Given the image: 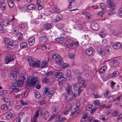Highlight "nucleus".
I'll list each match as a JSON object with an SVG mask.
<instances>
[{"label": "nucleus", "mask_w": 122, "mask_h": 122, "mask_svg": "<svg viewBox=\"0 0 122 122\" xmlns=\"http://www.w3.org/2000/svg\"><path fill=\"white\" fill-rule=\"evenodd\" d=\"M24 81L22 80L17 79L13 82L12 89L15 92H17L21 90V88H18V87H22L23 85Z\"/></svg>", "instance_id": "nucleus-1"}, {"label": "nucleus", "mask_w": 122, "mask_h": 122, "mask_svg": "<svg viewBox=\"0 0 122 122\" xmlns=\"http://www.w3.org/2000/svg\"><path fill=\"white\" fill-rule=\"evenodd\" d=\"M38 80L37 77L35 76L32 78L30 80L29 78L28 80L27 79L25 88L26 89H30L32 86L34 87L35 84H38Z\"/></svg>", "instance_id": "nucleus-2"}, {"label": "nucleus", "mask_w": 122, "mask_h": 122, "mask_svg": "<svg viewBox=\"0 0 122 122\" xmlns=\"http://www.w3.org/2000/svg\"><path fill=\"white\" fill-rule=\"evenodd\" d=\"M27 60L29 63V66H31L33 67H38L40 66V61H34L32 60V58L31 56H28Z\"/></svg>", "instance_id": "nucleus-3"}, {"label": "nucleus", "mask_w": 122, "mask_h": 122, "mask_svg": "<svg viewBox=\"0 0 122 122\" xmlns=\"http://www.w3.org/2000/svg\"><path fill=\"white\" fill-rule=\"evenodd\" d=\"M14 56L12 55L9 54L7 55L5 58V62L6 64H8L10 62L14 61Z\"/></svg>", "instance_id": "nucleus-4"}, {"label": "nucleus", "mask_w": 122, "mask_h": 122, "mask_svg": "<svg viewBox=\"0 0 122 122\" xmlns=\"http://www.w3.org/2000/svg\"><path fill=\"white\" fill-rule=\"evenodd\" d=\"M94 52V49L92 48H88L86 51V54L89 56H92L93 55Z\"/></svg>", "instance_id": "nucleus-5"}, {"label": "nucleus", "mask_w": 122, "mask_h": 122, "mask_svg": "<svg viewBox=\"0 0 122 122\" xmlns=\"http://www.w3.org/2000/svg\"><path fill=\"white\" fill-rule=\"evenodd\" d=\"M91 27L93 30L95 31L99 29V25L97 24L94 23L92 24Z\"/></svg>", "instance_id": "nucleus-6"}, {"label": "nucleus", "mask_w": 122, "mask_h": 122, "mask_svg": "<svg viewBox=\"0 0 122 122\" xmlns=\"http://www.w3.org/2000/svg\"><path fill=\"white\" fill-rule=\"evenodd\" d=\"M65 44L68 47L69 46L72 47L73 46L74 41L71 40H68L66 41L65 42Z\"/></svg>", "instance_id": "nucleus-7"}, {"label": "nucleus", "mask_w": 122, "mask_h": 122, "mask_svg": "<svg viewBox=\"0 0 122 122\" xmlns=\"http://www.w3.org/2000/svg\"><path fill=\"white\" fill-rule=\"evenodd\" d=\"M35 41V37H30L28 40L29 44L30 46H32L34 44Z\"/></svg>", "instance_id": "nucleus-8"}, {"label": "nucleus", "mask_w": 122, "mask_h": 122, "mask_svg": "<svg viewBox=\"0 0 122 122\" xmlns=\"http://www.w3.org/2000/svg\"><path fill=\"white\" fill-rule=\"evenodd\" d=\"M17 76L16 73L12 72L10 74V78L12 80H15L17 78Z\"/></svg>", "instance_id": "nucleus-9"}, {"label": "nucleus", "mask_w": 122, "mask_h": 122, "mask_svg": "<svg viewBox=\"0 0 122 122\" xmlns=\"http://www.w3.org/2000/svg\"><path fill=\"white\" fill-rule=\"evenodd\" d=\"M50 91V89L47 87H45L43 89V91L44 96L47 95V93H48Z\"/></svg>", "instance_id": "nucleus-10"}, {"label": "nucleus", "mask_w": 122, "mask_h": 122, "mask_svg": "<svg viewBox=\"0 0 122 122\" xmlns=\"http://www.w3.org/2000/svg\"><path fill=\"white\" fill-rule=\"evenodd\" d=\"M121 46L120 43H116L113 45V48L115 49H119Z\"/></svg>", "instance_id": "nucleus-11"}, {"label": "nucleus", "mask_w": 122, "mask_h": 122, "mask_svg": "<svg viewBox=\"0 0 122 122\" xmlns=\"http://www.w3.org/2000/svg\"><path fill=\"white\" fill-rule=\"evenodd\" d=\"M66 91L69 95H71L72 93L71 86L69 85H68L66 87Z\"/></svg>", "instance_id": "nucleus-12"}, {"label": "nucleus", "mask_w": 122, "mask_h": 122, "mask_svg": "<svg viewBox=\"0 0 122 122\" xmlns=\"http://www.w3.org/2000/svg\"><path fill=\"white\" fill-rule=\"evenodd\" d=\"M7 2L8 5L10 8H12L14 7V2L12 0H7Z\"/></svg>", "instance_id": "nucleus-13"}, {"label": "nucleus", "mask_w": 122, "mask_h": 122, "mask_svg": "<svg viewBox=\"0 0 122 122\" xmlns=\"http://www.w3.org/2000/svg\"><path fill=\"white\" fill-rule=\"evenodd\" d=\"M104 51L107 54H110V51L111 50V49L109 46H106L104 48Z\"/></svg>", "instance_id": "nucleus-14"}, {"label": "nucleus", "mask_w": 122, "mask_h": 122, "mask_svg": "<svg viewBox=\"0 0 122 122\" xmlns=\"http://www.w3.org/2000/svg\"><path fill=\"white\" fill-rule=\"evenodd\" d=\"M58 57H61L58 54L56 53H53L52 55V58L56 60L58 58Z\"/></svg>", "instance_id": "nucleus-15"}, {"label": "nucleus", "mask_w": 122, "mask_h": 122, "mask_svg": "<svg viewBox=\"0 0 122 122\" xmlns=\"http://www.w3.org/2000/svg\"><path fill=\"white\" fill-rule=\"evenodd\" d=\"M119 72L117 71H114L112 74L110 75L111 77H114L117 76L119 74Z\"/></svg>", "instance_id": "nucleus-16"}, {"label": "nucleus", "mask_w": 122, "mask_h": 122, "mask_svg": "<svg viewBox=\"0 0 122 122\" xmlns=\"http://www.w3.org/2000/svg\"><path fill=\"white\" fill-rule=\"evenodd\" d=\"M97 51L102 56H104L105 55V52L103 51L100 47H99L97 49Z\"/></svg>", "instance_id": "nucleus-17"}, {"label": "nucleus", "mask_w": 122, "mask_h": 122, "mask_svg": "<svg viewBox=\"0 0 122 122\" xmlns=\"http://www.w3.org/2000/svg\"><path fill=\"white\" fill-rule=\"evenodd\" d=\"M2 24L5 26H6L9 25V22L8 20L7 19H5L3 20Z\"/></svg>", "instance_id": "nucleus-18"}, {"label": "nucleus", "mask_w": 122, "mask_h": 122, "mask_svg": "<svg viewBox=\"0 0 122 122\" xmlns=\"http://www.w3.org/2000/svg\"><path fill=\"white\" fill-rule=\"evenodd\" d=\"M63 74L61 72H58L55 75V77L56 78H60L63 76Z\"/></svg>", "instance_id": "nucleus-19"}, {"label": "nucleus", "mask_w": 122, "mask_h": 122, "mask_svg": "<svg viewBox=\"0 0 122 122\" xmlns=\"http://www.w3.org/2000/svg\"><path fill=\"white\" fill-rule=\"evenodd\" d=\"M44 27L46 30H48L51 28L52 26L50 24L48 23L45 25H44Z\"/></svg>", "instance_id": "nucleus-20"}, {"label": "nucleus", "mask_w": 122, "mask_h": 122, "mask_svg": "<svg viewBox=\"0 0 122 122\" xmlns=\"http://www.w3.org/2000/svg\"><path fill=\"white\" fill-rule=\"evenodd\" d=\"M112 62L113 65L116 67H118L119 66V63L116 60H113L112 61Z\"/></svg>", "instance_id": "nucleus-21"}, {"label": "nucleus", "mask_w": 122, "mask_h": 122, "mask_svg": "<svg viewBox=\"0 0 122 122\" xmlns=\"http://www.w3.org/2000/svg\"><path fill=\"white\" fill-rule=\"evenodd\" d=\"M27 46V43L25 42H22L20 45V47L22 48H25Z\"/></svg>", "instance_id": "nucleus-22"}, {"label": "nucleus", "mask_w": 122, "mask_h": 122, "mask_svg": "<svg viewBox=\"0 0 122 122\" xmlns=\"http://www.w3.org/2000/svg\"><path fill=\"white\" fill-rule=\"evenodd\" d=\"M6 4L4 2H2L1 3L0 8L2 10H4L6 9Z\"/></svg>", "instance_id": "nucleus-23"}, {"label": "nucleus", "mask_w": 122, "mask_h": 122, "mask_svg": "<svg viewBox=\"0 0 122 122\" xmlns=\"http://www.w3.org/2000/svg\"><path fill=\"white\" fill-rule=\"evenodd\" d=\"M73 86L74 87V89L76 91H77L80 87V85L77 83L74 84Z\"/></svg>", "instance_id": "nucleus-24"}, {"label": "nucleus", "mask_w": 122, "mask_h": 122, "mask_svg": "<svg viewBox=\"0 0 122 122\" xmlns=\"http://www.w3.org/2000/svg\"><path fill=\"white\" fill-rule=\"evenodd\" d=\"M48 61H45L43 62L41 65V68L46 67L47 66Z\"/></svg>", "instance_id": "nucleus-25"}, {"label": "nucleus", "mask_w": 122, "mask_h": 122, "mask_svg": "<svg viewBox=\"0 0 122 122\" xmlns=\"http://www.w3.org/2000/svg\"><path fill=\"white\" fill-rule=\"evenodd\" d=\"M99 118L102 121H106L108 119V117L107 116L104 117V116L101 115L100 116Z\"/></svg>", "instance_id": "nucleus-26"}, {"label": "nucleus", "mask_w": 122, "mask_h": 122, "mask_svg": "<svg viewBox=\"0 0 122 122\" xmlns=\"http://www.w3.org/2000/svg\"><path fill=\"white\" fill-rule=\"evenodd\" d=\"M64 26V25L63 23H59L57 24L56 27L59 29H61L63 28Z\"/></svg>", "instance_id": "nucleus-27"}, {"label": "nucleus", "mask_w": 122, "mask_h": 122, "mask_svg": "<svg viewBox=\"0 0 122 122\" xmlns=\"http://www.w3.org/2000/svg\"><path fill=\"white\" fill-rule=\"evenodd\" d=\"M27 8L29 10H32L35 9V7L33 4H31L28 6Z\"/></svg>", "instance_id": "nucleus-28"}, {"label": "nucleus", "mask_w": 122, "mask_h": 122, "mask_svg": "<svg viewBox=\"0 0 122 122\" xmlns=\"http://www.w3.org/2000/svg\"><path fill=\"white\" fill-rule=\"evenodd\" d=\"M56 40L57 42L60 43H62L64 41V39L62 37L58 38H57Z\"/></svg>", "instance_id": "nucleus-29"}, {"label": "nucleus", "mask_w": 122, "mask_h": 122, "mask_svg": "<svg viewBox=\"0 0 122 122\" xmlns=\"http://www.w3.org/2000/svg\"><path fill=\"white\" fill-rule=\"evenodd\" d=\"M68 1H69V5L68 6V8L69 9H70L71 8V7L70 6L72 5H71V4L72 3H75V5H76V4L75 2L74 1V0H68Z\"/></svg>", "instance_id": "nucleus-30"}, {"label": "nucleus", "mask_w": 122, "mask_h": 122, "mask_svg": "<svg viewBox=\"0 0 122 122\" xmlns=\"http://www.w3.org/2000/svg\"><path fill=\"white\" fill-rule=\"evenodd\" d=\"M65 75L67 77L69 78L71 77V74L70 71L69 70H67L65 74Z\"/></svg>", "instance_id": "nucleus-31"}, {"label": "nucleus", "mask_w": 122, "mask_h": 122, "mask_svg": "<svg viewBox=\"0 0 122 122\" xmlns=\"http://www.w3.org/2000/svg\"><path fill=\"white\" fill-rule=\"evenodd\" d=\"M55 92L53 91H49L48 93V96L50 98L52 97L54 93Z\"/></svg>", "instance_id": "nucleus-32"}, {"label": "nucleus", "mask_w": 122, "mask_h": 122, "mask_svg": "<svg viewBox=\"0 0 122 122\" xmlns=\"http://www.w3.org/2000/svg\"><path fill=\"white\" fill-rule=\"evenodd\" d=\"M16 36L17 38L19 40H20L22 39L23 37V36L22 33H18L16 35Z\"/></svg>", "instance_id": "nucleus-33"}, {"label": "nucleus", "mask_w": 122, "mask_h": 122, "mask_svg": "<svg viewBox=\"0 0 122 122\" xmlns=\"http://www.w3.org/2000/svg\"><path fill=\"white\" fill-rule=\"evenodd\" d=\"M66 80V78L63 77L62 76L60 78L58 79V80L59 81L61 82H65Z\"/></svg>", "instance_id": "nucleus-34"}, {"label": "nucleus", "mask_w": 122, "mask_h": 122, "mask_svg": "<svg viewBox=\"0 0 122 122\" xmlns=\"http://www.w3.org/2000/svg\"><path fill=\"white\" fill-rule=\"evenodd\" d=\"M111 32L115 36L118 35V34L119 31L118 30H112Z\"/></svg>", "instance_id": "nucleus-35"}, {"label": "nucleus", "mask_w": 122, "mask_h": 122, "mask_svg": "<svg viewBox=\"0 0 122 122\" xmlns=\"http://www.w3.org/2000/svg\"><path fill=\"white\" fill-rule=\"evenodd\" d=\"M116 4L115 2H111V3H109V4L108 5H109V7H110L112 8L114 7Z\"/></svg>", "instance_id": "nucleus-36"}, {"label": "nucleus", "mask_w": 122, "mask_h": 122, "mask_svg": "<svg viewBox=\"0 0 122 122\" xmlns=\"http://www.w3.org/2000/svg\"><path fill=\"white\" fill-rule=\"evenodd\" d=\"M87 117V113H86L85 114H84L83 115L82 118L83 119H84L83 120H82V119L81 121L80 122H83L85 121V119H86Z\"/></svg>", "instance_id": "nucleus-37"}, {"label": "nucleus", "mask_w": 122, "mask_h": 122, "mask_svg": "<svg viewBox=\"0 0 122 122\" xmlns=\"http://www.w3.org/2000/svg\"><path fill=\"white\" fill-rule=\"evenodd\" d=\"M107 68V67L106 66H104L99 71V72L101 73H103V72L105 71L106 69Z\"/></svg>", "instance_id": "nucleus-38"}, {"label": "nucleus", "mask_w": 122, "mask_h": 122, "mask_svg": "<svg viewBox=\"0 0 122 122\" xmlns=\"http://www.w3.org/2000/svg\"><path fill=\"white\" fill-rule=\"evenodd\" d=\"M40 39L43 42H46L48 40L46 36H43L41 37Z\"/></svg>", "instance_id": "nucleus-39"}, {"label": "nucleus", "mask_w": 122, "mask_h": 122, "mask_svg": "<svg viewBox=\"0 0 122 122\" xmlns=\"http://www.w3.org/2000/svg\"><path fill=\"white\" fill-rule=\"evenodd\" d=\"M93 95L96 98L99 97H100V95H98L97 92L96 91H95L94 92Z\"/></svg>", "instance_id": "nucleus-40"}, {"label": "nucleus", "mask_w": 122, "mask_h": 122, "mask_svg": "<svg viewBox=\"0 0 122 122\" xmlns=\"http://www.w3.org/2000/svg\"><path fill=\"white\" fill-rule=\"evenodd\" d=\"M62 58L61 56V57H58V58L57 59L56 61L57 63H59L62 61Z\"/></svg>", "instance_id": "nucleus-41"}, {"label": "nucleus", "mask_w": 122, "mask_h": 122, "mask_svg": "<svg viewBox=\"0 0 122 122\" xmlns=\"http://www.w3.org/2000/svg\"><path fill=\"white\" fill-rule=\"evenodd\" d=\"M12 41L10 42L9 43V44L8 45L7 48V49H9L11 48V47H13L12 45Z\"/></svg>", "instance_id": "nucleus-42"}, {"label": "nucleus", "mask_w": 122, "mask_h": 122, "mask_svg": "<svg viewBox=\"0 0 122 122\" xmlns=\"http://www.w3.org/2000/svg\"><path fill=\"white\" fill-rule=\"evenodd\" d=\"M39 112H40V113L41 114V117H42V118L43 119H45V120H46V118H44V117L43 116H42V115H43V111L42 109H39Z\"/></svg>", "instance_id": "nucleus-43"}, {"label": "nucleus", "mask_w": 122, "mask_h": 122, "mask_svg": "<svg viewBox=\"0 0 122 122\" xmlns=\"http://www.w3.org/2000/svg\"><path fill=\"white\" fill-rule=\"evenodd\" d=\"M83 88L82 87H80L79 89H78L77 90H78V95L79 96L80 95V94L81 92L83 91Z\"/></svg>", "instance_id": "nucleus-44"}, {"label": "nucleus", "mask_w": 122, "mask_h": 122, "mask_svg": "<svg viewBox=\"0 0 122 122\" xmlns=\"http://www.w3.org/2000/svg\"><path fill=\"white\" fill-rule=\"evenodd\" d=\"M83 82V79L81 77H79L77 79V82L80 83H82Z\"/></svg>", "instance_id": "nucleus-45"}, {"label": "nucleus", "mask_w": 122, "mask_h": 122, "mask_svg": "<svg viewBox=\"0 0 122 122\" xmlns=\"http://www.w3.org/2000/svg\"><path fill=\"white\" fill-rule=\"evenodd\" d=\"M93 103H94L95 104V105L96 106L97 105H99L100 104L99 101L97 100H94V101Z\"/></svg>", "instance_id": "nucleus-46"}, {"label": "nucleus", "mask_w": 122, "mask_h": 122, "mask_svg": "<svg viewBox=\"0 0 122 122\" xmlns=\"http://www.w3.org/2000/svg\"><path fill=\"white\" fill-rule=\"evenodd\" d=\"M72 108V107L71 104H68L67 105L66 107V110H67L69 111Z\"/></svg>", "instance_id": "nucleus-47"}, {"label": "nucleus", "mask_w": 122, "mask_h": 122, "mask_svg": "<svg viewBox=\"0 0 122 122\" xmlns=\"http://www.w3.org/2000/svg\"><path fill=\"white\" fill-rule=\"evenodd\" d=\"M107 13L108 15H112L113 13L112 10L110 9L108 10L107 11Z\"/></svg>", "instance_id": "nucleus-48"}, {"label": "nucleus", "mask_w": 122, "mask_h": 122, "mask_svg": "<svg viewBox=\"0 0 122 122\" xmlns=\"http://www.w3.org/2000/svg\"><path fill=\"white\" fill-rule=\"evenodd\" d=\"M92 108V105L91 104H89L87 105L86 107V109L88 111H89Z\"/></svg>", "instance_id": "nucleus-49"}, {"label": "nucleus", "mask_w": 122, "mask_h": 122, "mask_svg": "<svg viewBox=\"0 0 122 122\" xmlns=\"http://www.w3.org/2000/svg\"><path fill=\"white\" fill-rule=\"evenodd\" d=\"M116 84V83L114 82L113 81H112L111 82L110 86L113 89L114 85Z\"/></svg>", "instance_id": "nucleus-50"}, {"label": "nucleus", "mask_w": 122, "mask_h": 122, "mask_svg": "<svg viewBox=\"0 0 122 122\" xmlns=\"http://www.w3.org/2000/svg\"><path fill=\"white\" fill-rule=\"evenodd\" d=\"M12 116V114L11 113H10L9 114H7L6 116V118L8 119H10Z\"/></svg>", "instance_id": "nucleus-51"}, {"label": "nucleus", "mask_w": 122, "mask_h": 122, "mask_svg": "<svg viewBox=\"0 0 122 122\" xmlns=\"http://www.w3.org/2000/svg\"><path fill=\"white\" fill-rule=\"evenodd\" d=\"M49 115V114L47 111H46L44 114V116L46 117H48Z\"/></svg>", "instance_id": "nucleus-52"}, {"label": "nucleus", "mask_w": 122, "mask_h": 122, "mask_svg": "<svg viewBox=\"0 0 122 122\" xmlns=\"http://www.w3.org/2000/svg\"><path fill=\"white\" fill-rule=\"evenodd\" d=\"M1 108L2 109L6 110L7 109V105L4 104L1 106Z\"/></svg>", "instance_id": "nucleus-53"}, {"label": "nucleus", "mask_w": 122, "mask_h": 122, "mask_svg": "<svg viewBox=\"0 0 122 122\" xmlns=\"http://www.w3.org/2000/svg\"><path fill=\"white\" fill-rule=\"evenodd\" d=\"M98 108L97 107H94L92 110L91 111V113H93Z\"/></svg>", "instance_id": "nucleus-54"}, {"label": "nucleus", "mask_w": 122, "mask_h": 122, "mask_svg": "<svg viewBox=\"0 0 122 122\" xmlns=\"http://www.w3.org/2000/svg\"><path fill=\"white\" fill-rule=\"evenodd\" d=\"M39 114V111L38 110H37L36 113V114L33 117V118H37Z\"/></svg>", "instance_id": "nucleus-55"}, {"label": "nucleus", "mask_w": 122, "mask_h": 122, "mask_svg": "<svg viewBox=\"0 0 122 122\" xmlns=\"http://www.w3.org/2000/svg\"><path fill=\"white\" fill-rule=\"evenodd\" d=\"M35 96L36 98L37 99H39L40 97V95L39 92H38L37 93L35 94Z\"/></svg>", "instance_id": "nucleus-56"}, {"label": "nucleus", "mask_w": 122, "mask_h": 122, "mask_svg": "<svg viewBox=\"0 0 122 122\" xmlns=\"http://www.w3.org/2000/svg\"><path fill=\"white\" fill-rule=\"evenodd\" d=\"M48 78H44L42 80V81L44 83H47V82L48 81Z\"/></svg>", "instance_id": "nucleus-57"}, {"label": "nucleus", "mask_w": 122, "mask_h": 122, "mask_svg": "<svg viewBox=\"0 0 122 122\" xmlns=\"http://www.w3.org/2000/svg\"><path fill=\"white\" fill-rule=\"evenodd\" d=\"M119 113H118L116 111H114V113H113L112 115L114 117L116 116H119Z\"/></svg>", "instance_id": "nucleus-58"}, {"label": "nucleus", "mask_w": 122, "mask_h": 122, "mask_svg": "<svg viewBox=\"0 0 122 122\" xmlns=\"http://www.w3.org/2000/svg\"><path fill=\"white\" fill-rule=\"evenodd\" d=\"M69 65L68 63H64L62 66V67L64 68H66L67 67H68L69 66Z\"/></svg>", "instance_id": "nucleus-59"}, {"label": "nucleus", "mask_w": 122, "mask_h": 122, "mask_svg": "<svg viewBox=\"0 0 122 122\" xmlns=\"http://www.w3.org/2000/svg\"><path fill=\"white\" fill-rule=\"evenodd\" d=\"M20 102L22 104V106L27 105V103L24 102L22 100L20 101Z\"/></svg>", "instance_id": "nucleus-60"}, {"label": "nucleus", "mask_w": 122, "mask_h": 122, "mask_svg": "<svg viewBox=\"0 0 122 122\" xmlns=\"http://www.w3.org/2000/svg\"><path fill=\"white\" fill-rule=\"evenodd\" d=\"M72 71L74 73L76 74H77L79 72V70L76 69H73L72 70Z\"/></svg>", "instance_id": "nucleus-61"}, {"label": "nucleus", "mask_w": 122, "mask_h": 122, "mask_svg": "<svg viewBox=\"0 0 122 122\" xmlns=\"http://www.w3.org/2000/svg\"><path fill=\"white\" fill-rule=\"evenodd\" d=\"M100 6L102 9V10L103 9H104L105 8V5L104 4L102 3H101L100 4Z\"/></svg>", "instance_id": "nucleus-62"}, {"label": "nucleus", "mask_w": 122, "mask_h": 122, "mask_svg": "<svg viewBox=\"0 0 122 122\" xmlns=\"http://www.w3.org/2000/svg\"><path fill=\"white\" fill-rule=\"evenodd\" d=\"M46 102V101L45 100H42L39 102V104L41 105L44 104Z\"/></svg>", "instance_id": "nucleus-63"}, {"label": "nucleus", "mask_w": 122, "mask_h": 122, "mask_svg": "<svg viewBox=\"0 0 122 122\" xmlns=\"http://www.w3.org/2000/svg\"><path fill=\"white\" fill-rule=\"evenodd\" d=\"M52 110L53 111L56 112L58 110V109L56 107L54 106L52 107Z\"/></svg>", "instance_id": "nucleus-64"}]
</instances>
